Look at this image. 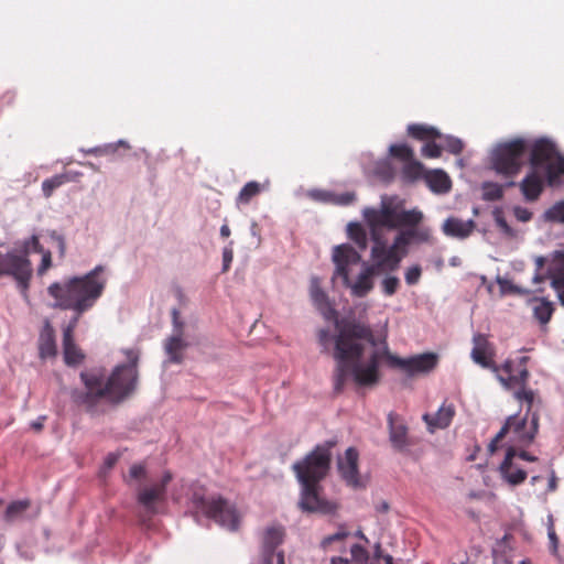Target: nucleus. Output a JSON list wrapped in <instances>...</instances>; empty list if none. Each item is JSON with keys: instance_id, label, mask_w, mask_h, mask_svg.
<instances>
[{"instance_id": "15", "label": "nucleus", "mask_w": 564, "mask_h": 564, "mask_svg": "<svg viewBox=\"0 0 564 564\" xmlns=\"http://www.w3.org/2000/svg\"><path fill=\"white\" fill-rule=\"evenodd\" d=\"M474 347L471 349V359L482 368L491 370L494 373H499L500 368L494 361L495 349L491 343L484 334H476L473 337Z\"/></svg>"}, {"instance_id": "59", "label": "nucleus", "mask_w": 564, "mask_h": 564, "mask_svg": "<svg viewBox=\"0 0 564 564\" xmlns=\"http://www.w3.org/2000/svg\"><path fill=\"white\" fill-rule=\"evenodd\" d=\"M552 286L557 292L562 305H564V279L552 276Z\"/></svg>"}, {"instance_id": "47", "label": "nucleus", "mask_w": 564, "mask_h": 564, "mask_svg": "<svg viewBox=\"0 0 564 564\" xmlns=\"http://www.w3.org/2000/svg\"><path fill=\"white\" fill-rule=\"evenodd\" d=\"M381 286L383 293L388 296H391L398 291L400 286V280L397 276H387L382 280Z\"/></svg>"}, {"instance_id": "21", "label": "nucleus", "mask_w": 564, "mask_h": 564, "mask_svg": "<svg viewBox=\"0 0 564 564\" xmlns=\"http://www.w3.org/2000/svg\"><path fill=\"white\" fill-rule=\"evenodd\" d=\"M560 152L557 151L555 144L547 139H539L536 140L532 147L530 152V165L531 169L538 170L543 163H547L553 160Z\"/></svg>"}, {"instance_id": "62", "label": "nucleus", "mask_w": 564, "mask_h": 564, "mask_svg": "<svg viewBox=\"0 0 564 564\" xmlns=\"http://www.w3.org/2000/svg\"><path fill=\"white\" fill-rule=\"evenodd\" d=\"M232 258V250L229 248H225L223 251V271H227L229 269Z\"/></svg>"}, {"instance_id": "19", "label": "nucleus", "mask_w": 564, "mask_h": 564, "mask_svg": "<svg viewBox=\"0 0 564 564\" xmlns=\"http://www.w3.org/2000/svg\"><path fill=\"white\" fill-rule=\"evenodd\" d=\"M511 429H513V432L517 434L519 441L528 443L530 442L524 438V435H527L529 432V430H527V417H518L517 415H511L507 419L503 426L489 443L488 449L491 454L498 449L499 443L505 438Z\"/></svg>"}, {"instance_id": "17", "label": "nucleus", "mask_w": 564, "mask_h": 564, "mask_svg": "<svg viewBox=\"0 0 564 564\" xmlns=\"http://www.w3.org/2000/svg\"><path fill=\"white\" fill-rule=\"evenodd\" d=\"M389 441L392 447L398 452H405L413 445L409 436V429L404 420L397 413L388 414Z\"/></svg>"}, {"instance_id": "52", "label": "nucleus", "mask_w": 564, "mask_h": 564, "mask_svg": "<svg viewBox=\"0 0 564 564\" xmlns=\"http://www.w3.org/2000/svg\"><path fill=\"white\" fill-rule=\"evenodd\" d=\"M356 199V195L352 192H345L341 194L333 193V204L339 206H348Z\"/></svg>"}, {"instance_id": "9", "label": "nucleus", "mask_w": 564, "mask_h": 564, "mask_svg": "<svg viewBox=\"0 0 564 564\" xmlns=\"http://www.w3.org/2000/svg\"><path fill=\"white\" fill-rule=\"evenodd\" d=\"M0 275L12 278L20 292L26 296L33 276V265L26 252H0Z\"/></svg>"}, {"instance_id": "12", "label": "nucleus", "mask_w": 564, "mask_h": 564, "mask_svg": "<svg viewBox=\"0 0 564 564\" xmlns=\"http://www.w3.org/2000/svg\"><path fill=\"white\" fill-rule=\"evenodd\" d=\"M373 246L371 248L372 263L383 271H397L402 259L408 254V250L394 249L391 245L387 247L383 237L371 238Z\"/></svg>"}, {"instance_id": "55", "label": "nucleus", "mask_w": 564, "mask_h": 564, "mask_svg": "<svg viewBox=\"0 0 564 564\" xmlns=\"http://www.w3.org/2000/svg\"><path fill=\"white\" fill-rule=\"evenodd\" d=\"M131 479L141 480L147 478V468L142 464H133L129 469Z\"/></svg>"}, {"instance_id": "63", "label": "nucleus", "mask_w": 564, "mask_h": 564, "mask_svg": "<svg viewBox=\"0 0 564 564\" xmlns=\"http://www.w3.org/2000/svg\"><path fill=\"white\" fill-rule=\"evenodd\" d=\"M553 278L564 279V253L558 258V267L553 273Z\"/></svg>"}, {"instance_id": "34", "label": "nucleus", "mask_w": 564, "mask_h": 564, "mask_svg": "<svg viewBox=\"0 0 564 564\" xmlns=\"http://www.w3.org/2000/svg\"><path fill=\"white\" fill-rule=\"evenodd\" d=\"M264 187L265 185L256 181L246 183L237 196V204L248 205L253 197L258 196L264 189Z\"/></svg>"}, {"instance_id": "64", "label": "nucleus", "mask_w": 564, "mask_h": 564, "mask_svg": "<svg viewBox=\"0 0 564 564\" xmlns=\"http://www.w3.org/2000/svg\"><path fill=\"white\" fill-rule=\"evenodd\" d=\"M119 459V455L115 453H109L105 458V467L110 469L112 468Z\"/></svg>"}, {"instance_id": "29", "label": "nucleus", "mask_w": 564, "mask_h": 564, "mask_svg": "<svg viewBox=\"0 0 564 564\" xmlns=\"http://www.w3.org/2000/svg\"><path fill=\"white\" fill-rule=\"evenodd\" d=\"M187 347V343L181 336V330L173 334L165 340V351L169 355L170 361L181 364L183 361V350Z\"/></svg>"}, {"instance_id": "27", "label": "nucleus", "mask_w": 564, "mask_h": 564, "mask_svg": "<svg viewBox=\"0 0 564 564\" xmlns=\"http://www.w3.org/2000/svg\"><path fill=\"white\" fill-rule=\"evenodd\" d=\"M284 535L282 525L268 527L262 534L261 552H279L278 547L282 544Z\"/></svg>"}, {"instance_id": "6", "label": "nucleus", "mask_w": 564, "mask_h": 564, "mask_svg": "<svg viewBox=\"0 0 564 564\" xmlns=\"http://www.w3.org/2000/svg\"><path fill=\"white\" fill-rule=\"evenodd\" d=\"M362 216L371 238L382 237V228L416 227L423 219V214L420 210H403L386 198L381 200L380 208L366 207L362 210Z\"/></svg>"}, {"instance_id": "35", "label": "nucleus", "mask_w": 564, "mask_h": 564, "mask_svg": "<svg viewBox=\"0 0 564 564\" xmlns=\"http://www.w3.org/2000/svg\"><path fill=\"white\" fill-rule=\"evenodd\" d=\"M30 506L31 502L28 499L12 501L6 509L4 520L13 522L21 519Z\"/></svg>"}, {"instance_id": "30", "label": "nucleus", "mask_w": 564, "mask_h": 564, "mask_svg": "<svg viewBox=\"0 0 564 564\" xmlns=\"http://www.w3.org/2000/svg\"><path fill=\"white\" fill-rule=\"evenodd\" d=\"M426 183L431 191L435 193H447L452 187V182L448 175L441 170L429 172L425 176Z\"/></svg>"}, {"instance_id": "2", "label": "nucleus", "mask_w": 564, "mask_h": 564, "mask_svg": "<svg viewBox=\"0 0 564 564\" xmlns=\"http://www.w3.org/2000/svg\"><path fill=\"white\" fill-rule=\"evenodd\" d=\"M126 364L116 366L108 378L99 371H83L80 373L84 390L74 389L70 399L77 406L84 408L88 413H100L104 402L112 405L120 404L132 395L139 382L138 349H124Z\"/></svg>"}, {"instance_id": "60", "label": "nucleus", "mask_w": 564, "mask_h": 564, "mask_svg": "<svg viewBox=\"0 0 564 564\" xmlns=\"http://www.w3.org/2000/svg\"><path fill=\"white\" fill-rule=\"evenodd\" d=\"M172 317H173V326H174L173 334H177L181 330V336H183L184 323L180 319V312L176 308H174L172 311Z\"/></svg>"}, {"instance_id": "1", "label": "nucleus", "mask_w": 564, "mask_h": 564, "mask_svg": "<svg viewBox=\"0 0 564 564\" xmlns=\"http://www.w3.org/2000/svg\"><path fill=\"white\" fill-rule=\"evenodd\" d=\"M336 335L322 328L317 333L318 344L324 351L329 349L334 341L333 358L336 366L333 372V386L336 393H341L347 381L351 380L358 387H373L380 381L379 365L381 355L375 349L364 360L366 345L377 346L372 328L352 318H340L335 321Z\"/></svg>"}, {"instance_id": "50", "label": "nucleus", "mask_w": 564, "mask_h": 564, "mask_svg": "<svg viewBox=\"0 0 564 564\" xmlns=\"http://www.w3.org/2000/svg\"><path fill=\"white\" fill-rule=\"evenodd\" d=\"M40 253L42 254V259L37 265L36 273L39 276H43L52 268V252L45 249Z\"/></svg>"}, {"instance_id": "40", "label": "nucleus", "mask_w": 564, "mask_h": 564, "mask_svg": "<svg viewBox=\"0 0 564 564\" xmlns=\"http://www.w3.org/2000/svg\"><path fill=\"white\" fill-rule=\"evenodd\" d=\"M351 560L356 564H376L370 557L369 552L366 547L360 544H354L350 547Z\"/></svg>"}, {"instance_id": "25", "label": "nucleus", "mask_w": 564, "mask_h": 564, "mask_svg": "<svg viewBox=\"0 0 564 564\" xmlns=\"http://www.w3.org/2000/svg\"><path fill=\"white\" fill-rule=\"evenodd\" d=\"M455 413L454 404L443 403L434 415L426 413L423 415V420L432 431L434 429H446L452 423Z\"/></svg>"}, {"instance_id": "22", "label": "nucleus", "mask_w": 564, "mask_h": 564, "mask_svg": "<svg viewBox=\"0 0 564 564\" xmlns=\"http://www.w3.org/2000/svg\"><path fill=\"white\" fill-rule=\"evenodd\" d=\"M516 456V449L513 447H509L505 459L499 467L502 478L511 486H518L527 479V471L522 468L516 467L513 464V458Z\"/></svg>"}, {"instance_id": "3", "label": "nucleus", "mask_w": 564, "mask_h": 564, "mask_svg": "<svg viewBox=\"0 0 564 564\" xmlns=\"http://www.w3.org/2000/svg\"><path fill=\"white\" fill-rule=\"evenodd\" d=\"M335 445L336 441H326L318 444L292 466L301 485L299 508L303 512L333 514L338 509L336 502L323 497L321 485L330 469L332 449Z\"/></svg>"}, {"instance_id": "39", "label": "nucleus", "mask_w": 564, "mask_h": 564, "mask_svg": "<svg viewBox=\"0 0 564 564\" xmlns=\"http://www.w3.org/2000/svg\"><path fill=\"white\" fill-rule=\"evenodd\" d=\"M544 219L550 223L564 224V199L556 202L544 213Z\"/></svg>"}, {"instance_id": "41", "label": "nucleus", "mask_w": 564, "mask_h": 564, "mask_svg": "<svg viewBox=\"0 0 564 564\" xmlns=\"http://www.w3.org/2000/svg\"><path fill=\"white\" fill-rule=\"evenodd\" d=\"M390 155L403 161L409 162L414 158L413 150L406 144H392L389 149Z\"/></svg>"}, {"instance_id": "23", "label": "nucleus", "mask_w": 564, "mask_h": 564, "mask_svg": "<svg viewBox=\"0 0 564 564\" xmlns=\"http://www.w3.org/2000/svg\"><path fill=\"white\" fill-rule=\"evenodd\" d=\"M519 188L527 202H535L544 191V180L538 170L531 169L519 183Z\"/></svg>"}, {"instance_id": "4", "label": "nucleus", "mask_w": 564, "mask_h": 564, "mask_svg": "<svg viewBox=\"0 0 564 564\" xmlns=\"http://www.w3.org/2000/svg\"><path fill=\"white\" fill-rule=\"evenodd\" d=\"M104 267L97 265L82 276L67 278L54 282L47 288V293L55 300L53 307L70 310L75 313L73 318L79 317L89 311L102 295L107 279L102 276Z\"/></svg>"}, {"instance_id": "36", "label": "nucleus", "mask_w": 564, "mask_h": 564, "mask_svg": "<svg viewBox=\"0 0 564 564\" xmlns=\"http://www.w3.org/2000/svg\"><path fill=\"white\" fill-rule=\"evenodd\" d=\"M564 174V155L557 154L546 165V180L550 185L555 184Z\"/></svg>"}, {"instance_id": "46", "label": "nucleus", "mask_w": 564, "mask_h": 564, "mask_svg": "<svg viewBox=\"0 0 564 564\" xmlns=\"http://www.w3.org/2000/svg\"><path fill=\"white\" fill-rule=\"evenodd\" d=\"M349 536V532L344 530V529H340L338 532L334 533V534H330V535H327L325 536L322 541H321V547L324 550V551H328L330 550V546L333 543L335 542H343L344 540H346L347 538Z\"/></svg>"}, {"instance_id": "58", "label": "nucleus", "mask_w": 564, "mask_h": 564, "mask_svg": "<svg viewBox=\"0 0 564 564\" xmlns=\"http://www.w3.org/2000/svg\"><path fill=\"white\" fill-rule=\"evenodd\" d=\"M50 237L56 241L59 257L63 258L66 252V242L63 236L58 235L56 231H51Z\"/></svg>"}, {"instance_id": "61", "label": "nucleus", "mask_w": 564, "mask_h": 564, "mask_svg": "<svg viewBox=\"0 0 564 564\" xmlns=\"http://www.w3.org/2000/svg\"><path fill=\"white\" fill-rule=\"evenodd\" d=\"M496 224L505 234L512 235V228L501 215L496 216Z\"/></svg>"}, {"instance_id": "26", "label": "nucleus", "mask_w": 564, "mask_h": 564, "mask_svg": "<svg viewBox=\"0 0 564 564\" xmlns=\"http://www.w3.org/2000/svg\"><path fill=\"white\" fill-rule=\"evenodd\" d=\"M474 227L475 224L473 220H462L451 217L445 220L443 231L451 237L466 238L473 232Z\"/></svg>"}, {"instance_id": "32", "label": "nucleus", "mask_w": 564, "mask_h": 564, "mask_svg": "<svg viewBox=\"0 0 564 564\" xmlns=\"http://www.w3.org/2000/svg\"><path fill=\"white\" fill-rule=\"evenodd\" d=\"M408 133L410 137L421 141L441 138V133L434 127L419 123L410 124L408 127Z\"/></svg>"}, {"instance_id": "31", "label": "nucleus", "mask_w": 564, "mask_h": 564, "mask_svg": "<svg viewBox=\"0 0 564 564\" xmlns=\"http://www.w3.org/2000/svg\"><path fill=\"white\" fill-rule=\"evenodd\" d=\"M78 175L79 173L65 172L44 180L42 183V191L44 196L51 197L56 188L68 182L76 181V176Z\"/></svg>"}, {"instance_id": "5", "label": "nucleus", "mask_w": 564, "mask_h": 564, "mask_svg": "<svg viewBox=\"0 0 564 564\" xmlns=\"http://www.w3.org/2000/svg\"><path fill=\"white\" fill-rule=\"evenodd\" d=\"M332 260L335 264L332 279L340 278L344 286L350 289L351 294L357 297H364L372 290V276L381 272L373 263L365 264L357 280L352 282L350 273L352 268L360 263L361 256L348 243L335 246L332 252Z\"/></svg>"}, {"instance_id": "16", "label": "nucleus", "mask_w": 564, "mask_h": 564, "mask_svg": "<svg viewBox=\"0 0 564 564\" xmlns=\"http://www.w3.org/2000/svg\"><path fill=\"white\" fill-rule=\"evenodd\" d=\"M358 459L359 454L355 447L347 448L344 456H339L337 459V467L340 477L352 488L362 487L358 471Z\"/></svg>"}, {"instance_id": "42", "label": "nucleus", "mask_w": 564, "mask_h": 564, "mask_svg": "<svg viewBox=\"0 0 564 564\" xmlns=\"http://www.w3.org/2000/svg\"><path fill=\"white\" fill-rule=\"evenodd\" d=\"M411 229L404 230L399 232L394 240L393 246L394 249L400 250H408V246L410 245L411 240L414 239V236L416 235V229L414 227H410Z\"/></svg>"}, {"instance_id": "57", "label": "nucleus", "mask_w": 564, "mask_h": 564, "mask_svg": "<svg viewBox=\"0 0 564 564\" xmlns=\"http://www.w3.org/2000/svg\"><path fill=\"white\" fill-rule=\"evenodd\" d=\"M513 215L517 220L521 223H527L532 219V213L528 208L521 206H516L513 208Z\"/></svg>"}, {"instance_id": "56", "label": "nucleus", "mask_w": 564, "mask_h": 564, "mask_svg": "<svg viewBox=\"0 0 564 564\" xmlns=\"http://www.w3.org/2000/svg\"><path fill=\"white\" fill-rule=\"evenodd\" d=\"M308 195H310V197H312L313 199H315L317 202L333 204V193L332 192L315 189V191H311Z\"/></svg>"}, {"instance_id": "20", "label": "nucleus", "mask_w": 564, "mask_h": 564, "mask_svg": "<svg viewBox=\"0 0 564 564\" xmlns=\"http://www.w3.org/2000/svg\"><path fill=\"white\" fill-rule=\"evenodd\" d=\"M77 324V318H72L63 330V354L65 364L68 366L80 364L85 357L74 340Z\"/></svg>"}, {"instance_id": "18", "label": "nucleus", "mask_w": 564, "mask_h": 564, "mask_svg": "<svg viewBox=\"0 0 564 564\" xmlns=\"http://www.w3.org/2000/svg\"><path fill=\"white\" fill-rule=\"evenodd\" d=\"M511 429H513V432L517 434L519 441L528 443L530 442L524 438V435H527L529 432V430H527V417H518L517 415H511L507 419L503 426L489 443L488 449L491 454L498 449L499 443L505 438Z\"/></svg>"}, {"instance_id": "33", "label": "nucleus", "mask_w": 564, "mask_h": 564, "mask_svg": "<svg viewBox=\"0 0 564 564\" xmlns=\"http://www.w3.org/2000/svg\"><path fill=\"white\" fill-rule=\"evenodd\" d=\"M347 236L357 247L364 251L368 247V235L366 229L359 223H349L347 226Z\"/></svg>"}, {"instance_id": "54", "label": "nucleus", "mask_w": 564, "mask_h": 564, "mask_svg": "<svg viewBox=\"0 0 564 564\" xmlns=\"http://www.w3.org/2000/svg\"><path fill=\"white\" fill-rule=\"evenodd\" d=\"M421 275H422V268L419 264H415L406 270L405 275H404L405 282L409 285H414L420 281Z\"/></svg>"}, {"instance_id": "48", "label": "nucleus", "mask_w": 564, "mask_h": 564, "mask_svg": "<svg viewBox=\"0 0 564 564\" xmlns=\"http://www.w3.org/2000/svg\"><path fill=\"white\" fill-rule=\"evenodd\" d=\"M444 149L447 152L457 155V154L462 153V151L464 149V144H463L462 140L458 138L446 137L445 142H444Z\"/></svg>"}, {"instance_id": "14", "label": "nucleus", "mask_w": 564, "mask_h": 564, "mask_svg": "<svg viewBox=\"0 0 564 564\" xmlns=\"http://www.w3.org/2000/svg\"><path fill=\"white\" fill-rule=\"evenodd\" d=\"M172 478V474L165 471L160 482L150 487L140 488L137 495L138 502L143 506L148 512L152 514L156 513L155 502L165 500L166 487Z\"/></svg>"}, {"instance_id": "51", "label": "nucleus", "mask_w": 564, "mask_h": 564, "mask_svg": "<svg viewBox=\"0 0 564 564\" xmlns=\"http://www.w3.org/2000/svg\"><path fill=\"white\" fill-rule=\"evenodd\" d=\"M262 564H284L283 552H261Z\"/></svg>"}, {"instance_id": "43", "label": "nucleus", "mask_w": 564, "mask_h": 564, "mask_svg": "<svg viewBox=\"0 0 564 564\" xmlns=\"http://www.w3.org/2000/svg\"><path fill=\"white\" fill-rule=\"evenodd\" d=\"M43 250L45 249L36 235H32L29 239H25L21 245V249H19L21 252H26L28 257L30 256V252L39 253L43 252Z\"/></svg>"}, {"instance_id": "10", "label": "nucleus", "mask_w": 564, "mask_h": 564, "mask_svg": "<svg viewBox=\"0 0 564 564\" xmlns=\"http://www.w3.org/2000/svg\"><path fill=\"white\" fill-rule=\"evenodd\" d=\"M378 351L381 355V360L386 359L390 367L399 368L410 376L429 373L435 369L438 364V356L434 352H424L410 358H400L392 355L386 344L383 349Z\"/></svg>"}, {"instance_id": "28", "label": "nucleus", "mask_w": 564, "mask_h": 564, "mask_svg": "<svg viewBox=\"0 0 564 564\" xmlns=\"http://www.w3.org/2000/svg\"><path fill=\"white\" fill-rule=\"evenodd\" d=\"M55 336L52 326L46 323L39 338V355L42 359L56 356Z\"/></svg>"}, {"instance_id": "8", "label": "nucleus", "mask_w": 564, "mask_h": 564, "mask_svg": "<svg viewBox=\"0 0 564 564\" xmlns=\"http://www.w3.org/2000/svg\"><path fill=\"white\" fill-rule=\"evenodd\" d=\"M193 503L197 512L214 520L219 525L230 531L238 529L240 517L236 508L220 496L203 497L194 495Z\"/></svg>"}, {"instance_id": "24", "label": "nucleus", "mask_w": 564, "mask_h": 564, "mask_svg": "<svg viewBox=\"0 0 564 564\" xmlns=\"http://www.w3.org/2000/svg\"><path fill=\"white\" fill-rule=\"evenodd\" d=\"M310 295L316 308L325 316L335 315L336 312L332 307L328 295L321 286V280L317 276H312L310 282Z\"/></svg>"}, {"instance_id": "53", "label": "nucleus", "mask_w": 564, "mask_h": 564, "mask_svg": "<svg viewBox=\"0 0 564 564\" xmlns=\"http://www.w3.org/2000/svg\"><path fill=\"white\" fill-rule=\"evenodd\" d=\"M442 154V147L435 142H426L422 148V155L425 158L436 159Z\"/></svg>"}, {"instance_id": "38", "label": "nucleus", "mask_w": 564, "mask_h": 564, "mask_svg": "<svg viewBox=\"0 0 564 564\" xmlns=\"http://www.w3.org/2000/svg\"><path fill=\"white\" fill-rule=\"evenodd\" d=\"M423 164L414 158L409 162L404 163L402 167V176L409 182L419 180L423 175Z\"/></svg>"}, {"instance_id": "7", "label": "nucleus", "mask_w": 564, "mask_h": 564, "mask_svg": "<svg viewBox=\"0 0 564 564\" xmlns=\"http://www.w3.org/2000/svg\"><path fill=\"white\" fill-rule=\"evenodd\" d=\"M529 150L528 142L522 138H516L496 145L491 152V167L507 178L517 176L524 163Z\"/></svg>"}, {"instance_id": "37", "label": "nucleus", "mask_w": 564, "mask_h": 564, "mask_svg": "<svg viewBox=\"0 0 564 564\" xmlns=\"http://www.w3.org/2000/svg\"><path fill=\"white\" fill-rule=\"evenodd\" d=\"M534 302L536 303L533 307L534 317L543 325L549 323L554 312L553 304L545 299H535Z\"/></svg>"}, {"instance_id": "49", "label": "nucleus", "mask_w": 564, "mask_h": 564, "mask_svg": "<svg viewBox=\"0 0 564 564\" xmlns=\"http://www.w3.org/2000/svg\"><path fill=\"white\" fill-rule=\"evenodd\" d=\"M120 145H124V142L120 141L117 144L110 143V144H106L104 147L94 148V149H90L88 151V153H91V154H95V155H99V156L112 155V154H115L117 152L118 147H120Z\"/></svg>"}, {"instance_id": "44", "label": "nucleus", "mask_w": 564, "mask_h": 564, "mask_svg": "<svg viewBox=\"0 0 564 564\" xmlns=\"http://www.w3.org/2000/svg\"><path fill=\"white\" fill-rule=\"evenodd\" d=\"M484 198L487 200H498L503 196V188L496 183H485L482 186Z\"/></svg>"}, {"instance_id": "11", "label": "nucleus", "mask_w": 564, "mask_h": 564, "mask_svg": "<svg viewBox=\"0 0 564 564\" xmlns=\"http://www.w3.org/2000/svg\"><path fill=\"white\" fill-rule=\"evenodd\" d=\"M528 361V356H520L517 358H509L499 366L500 371L499 373H496V376L507 390L527 386L530 378Z\"/></svg>"}, {"instance_id": "13", "label": "nucleus", "mask_w": 564, "mask_h": 564, "mask_svg": "<svg viewBox=\"0 0 564 564\" xmlns=\"http://www.w3.org/2000/svg\"><path fill=\"white\" fill-rule=\"evenodd\" d=\"M512 390L514 399L527 405L525 417L528 419L530 416V429L527 435H524V438H527L528 441H533L539 429V412L542 405V401L539 398L538 393L532 389H528L527 386H523L522 388H516Z\"/></svg>"}, {"instance_id": "45", "label": "nucleus", "mask_w": 564, "mask_h": 564, "mask_svg": "<svg viewBox=\"0 0 564 564\" xmlns=\"http://www.w3.org/2000/svg\"><path fill=\"white\" fill-rule=\"evenodd\" d=\"M497 282L500 286V291L502 294H528L529 290L522 289L518 285H514L511 281L502 278H498Z\"/></svg>"}]
</instances>
